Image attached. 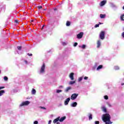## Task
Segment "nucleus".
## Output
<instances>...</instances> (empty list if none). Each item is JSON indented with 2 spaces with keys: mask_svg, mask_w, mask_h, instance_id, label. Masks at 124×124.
<instances>
[{
  "mask_svg": "<svg viewBox=\"0 0 124 124\" xmlns=\"http://www.w3.org/2000/svg\"><path fill=\"white\" fill-rule=\"evenodd\" d=\"M31 102L29 101H26L22 102L20 105H19V107H23V106H28L29 104H30Z\"/></svg>",
  "mask_w": 124,
  "mask_h": 124,
  "instance_id": "nucleus-4",
  "label": "nucleus"
},
{
  "mask_svg": "<svg viewBox=\"0 0 124 124\" xmlns=\"http://www.w3.org/2000/svg\"><path fill=\"white\" fill-rule=\"evenodd\" d=\"M3 79L4 81H8V78L6 76L4 77Z\"/></svg>",
  "mask_w": 124,
  "mask_h": 124,
  "instance_id": "nucleus-28",
  "label": "nucleus"
},
{
  "mask_svg": "<svg viewBox=\"0 0 124 124\" xmlns=\"http://www.w3.org/2000/svg\"><path fill=\"white\" fill-rule=\"evenodd\" d=\"M2 89H4V87L3 86L0 87V90H2ZM5 93L4 90L0 91V96L3 95V93Z\"/></svg>",
  "mask_w": 124,
  "mask_h": 124,
  "instance_id": "nucleus-7",
  "label": "nucleus"
},
{
  "mask_svg": "<svg viewBox=\"0 0 124 124\" xmlns=\"http://www.w3.org/2000/svg\"><path fill=\"white\" fill-rule=\"evenodd\" d=\"M59 120H60V117H58L57 118L54 119L53 121L54 124H56V123H57V122H59Z\"/></svg>",
  "mask_w": 124,
  "mask_h": 124,
  "instance_id": "nucleus-18",
  "label": "nucleus"
},
{
  "mask_svg": "<svg viewBox=\"0 0 124 124\" xmlns=\"http://www.w3.org/2000/svg\"><path fill=\"white\" fill-rule=\"evenodd\" d=\"M56 124H60V122H57Z\"/></svg>",
  "mask_w": 124,
  "mask_h": 124,
  "instance_id": "nucleus-50",
  "label": "nucleus"
},
{
  "mask_svg": "<svg viewBox=\"0 0 124 124\" xmlns=\"http://www.w3.org/2000/svg\"><path fill=\"white\" fill-rule=\"evenodd\" d=\"M110 6H111V7H113V8H114V7L117 8V6H116V5H115V4H114L113 3H111L110 4Z\"/></svg>",
  "mask_w": 124,
  "mask_h": 124,
  "instance_id": "nucleus-27",
  "label": "nucleus"
},
{
  "mask_svg": "<svg viewBox=\"0 0 124 124\" xmlns=\"http://www.w3.org/2000/svg\"><path fill=\"white\" fill-rule=\"evenodd\" d=\"M28 56L31 57V56H32V54H30V53H28L27 54Z\"/></svg>",
  "mask_w": 124,
  "mask_h": 124,
  "instance_id": "nucleus-39",
  "label": "nucleus"
},
{
  "mask_svg": "<svg viewBox=\"0 0 124 124\" xmlns=\"http://www.w3.org/2000/svg\"><path fill=\"white\" fill-rule=\"evenodd\" d=\"M104 99H106V100H107V99H108V95H105L104 96Z\"/></svg>",
  "mask_w": 124,
  "mask_h": 124,
  "instance_id": "nucleus-30",
  "label": "nucleus"
},
{
  "mask_svg": "<svg viewBox=\"0 0 124 124\" xmlns=\"http://www.w3.org/2000/svg\"><path fill=\"white\" fill-rule=\"evenodd\" d=\"M51 123H52V120H49V121H48V124H51Z\"/></svg>",
  "mask_w": 124,
  "mask_h": 124,
  "instance_id": "nucleus-40",
  "label": "nucleus"
},
{
  "mask_svg": "<svg viewBox=\"0 0 124 124\" xmlns=\"http://www.w3.org/2000/svg\"><path fill=\"white\" fill-rule=\"evenodd\" d=\"M88 116L90 121L93 120V115L92 113H89Z\"/></svg>",
  "mask_w": 124,
  "mask_h": 124,
  "instance_id": "nucleus-15",
  "label": "nucleus"
},
{
  "mask_svg": "<svg viewBox=\"0 0 124 124\" xmlns=\"http://www.w3.org/2000/svg\"><path fill=\"white\" fill-rule=\"evenodd\" d=\"M108 106H109V107H111V106H112V105H111L110 104V103H108Z\"/></svg>",
  "mask_w": 124,
  "mask_h": 124,
  "instance_id": "nucleus-42",
  "label": "nucleus"
},
{
  "mask_svg": "<svg viewBox=\"0 0 124 124\" xmlns=\"http://www.w3.org/2000/svg\"><path fill=\"white\" fill-rule=\"evenodd\" d=\"M77 45H78V43H75L73 45V46L76 47V46H77Z\"/></svg>",
  "mask_w": 124,
  "mask_h": 124,
  "instance_id": "nucleus-31",
  "label": "nucleus"
},
{
  "mask_svg": "<svg viewBox=\"0 0 124 124\" xmlns=\"http://www.w3.org/2000/svg\"><path fill=\"white\" fill-rule=\"evenodd\" d=\"M17 49L18 50H19V51H21V50H22V46H17Z\"/></svg>",
  "mask_w": 124,
  "mask_h": 124,
  "instance_id": "nucleus-32",
  "label": "nucleus"
},
{
  "mask_svg": "<svg viewBox=\"0 0 124 124\" xmlns=\"http://www.w3.org/2000/svg\"><path fill=\"white\" fill-rule=\"evenodd\" d=\"M45 73V63H43L41 66V68L39 71V74H44Z\"/></svg>",
  "mask_w": 124,
  "mask_h": 124,
  "instance_id": "nucleus-2",
  "label": "nucleus"
},
{
  "mask_svg": "<svg viewBox=\"0 0 124 124\" xmlns=\"http://www.w3.org/2000/svg\"><path fill=\"white\" fill-rule=\"evenodd\" d=\"M106 17V15L105 14L100 15V18H101V19H104V18H105Z\"/></svg>",
  "mask_w": 124,
  "mask_h": 124,
  "instance_id": "nucleus-16",
  "label": "nucleus"
},
{
  "mask_svg": "<svg viewBox=\"0 0 124 124\" xmlns=\"http://www.w3.org/2000/svg\"><path fill=\"white\" fill-rule=\"evenodd\" d=\"M114 69L115 70H120V67L119 66H114Z\"/></svg>",
  "mask_w": 124,
  "mask_h": 124,
  "instance_id": "nucleus-21",
  "label": "nucleus"
},
{
  "mask_svg": "<svg viewBox=\"0 0 124 124\" xmlns=\"http://www.w3.org/2000/svg\"><path fill=\"white\" fill-rule=\"evenodd\" d=\"M1 71H0V73Z\"/></svg>",
  "mask_w": 124,
  "mask_h": 124,
  "instance_id": "nucleus-53",
  "label": "nucleus"
},
{
  "mask_svg": "<svg viewBox=\"0 0 124 124\" xmlns=\"http://www.w3.org/2000/svg\"><path fill=\"white\" fill-rule=\"evenodd\" d=\"M36 93V91L34 89H32L31 91V94L34 95Z\"/></svg>",
  "mask_w": 124,
  "mask_h": 124,
  "instance_id": "nucleus-19",
  "label": "nucleus"
},
{
  "mask_svg": "<svg viewBox=\"0 0 124 124\" xmlns=\"http://www.w3.org/2000/svg\"><path fill=\"white\" fill-rule=\"evenodd\" d=\"M62 90H57L56 91V93H62Z\"/></svg>",
  "mask_w": 124,
  "mask_h": 124,
  "instance_id": "nucleus-29",
  "label": "nucleus"
},
{
  "mask_svg": "<svg viewBox=\"0 0 124 124\" xmlns=\"http://www.w3.org/2000/svg\"><path fill=\"white\" fill-rule=\"evenodd\" d=\"M69 78L71 80H74V73H71L69 75Z\"/></svg>",
  "mask_w": 124,
  "mask_h": 124,
  "instance_id": "nucleus-11",
  "label": "nucleus"
},
{
  "mask_svg": "<svg viewBox=\"0 0 124 124\" xmlns=\"http://www.w3.org/2000/svg\"><path fill=\"white\" fill-rule=\"evenodd\" d=\"M44 28V25L42 27V29H43Z\"/></svg>",
  "mask_w": 124,
  "mask_h": 124,
  "instance_id": "nucleus-51",
  "label": "nucleus"
},
{
  "mask_svg": "<svg viewBox=\"0 0 124 124\" xmlns=\"http://www.w3.org/2000/svg\"><path fill=\"white\" fill-rule=\"evenodd\" d=\"M102 120L105 124H112L113 122H111V116L108 113H105L102 116Z\"/></svg>",
  "mask_w": 124,
  "mask_h": 124,
  "instance_id": "nucleus-1",
  "label": "nucleus"
},
{
  "mask_svg": "<svg viewBox=\"0 0 124 124\" xmlns=\"http://www.w3.org/2000/svg\"><path fill=\"white\" fill-rule=\"evenodd\" d=\"M106 3H107V0H104L102 1H101V2L99 3V5H100V6H103L105 5V4H106Z\"/></svg>",
  "mask_w": 124,
  "mask_h": 124,
  "instance_id": "nucleus-8",
  "label": "nucleus"
},
{
  "mask_svg": "<svg viewBox=\"0 0 124 124\" xmlns=\"http://www.w3.org/2000/svg\"><path fill=\"white\" fill-rule=\"evenodd\" d=\"M38 9H41V8H42V6H39L38 7Z\"/></svg>",
  "mask_w": 124,
  "mask_h": 124,
  "instance_id": "nucleus-41",
  "label": "nucleus"
},
{
  "mask_svg": "<svg viewBox=\"0 0 124 124\" xmlns=\"http://www.w3.org/2000/svg\"><path fill=\"white\" fill-rule=\"evenodd\" d=\"M33 124H38V121H35L33 122Z\"/></svg>",
  "mask_w": 124,
  "mask_h": 124,
  "instance_id": "nucleus-34",
  "label": "nucleus"
},
{
  "mask_svg": "<svg viewBox=\"0 0 124 124\" xmlns=\"http://www.w3.org/2000/svg\"><path fill=\"white\" fill-rule=\"evenodd\" d=\"M84 35V32H80L77 35V38L78 39H81L82 37H83V36Z\"/></svg>",
  "mask_w": 124,
  "mask_h": 124,
  "instance_id": "nucleus-6",
  "label": "nucleus"
},
{
  "mask_svg": "<svg viewBox=\"0 0 124 124\" xmlns=\"http://www.w3.org/2000/svg\"><path fill=\"white\" fill-rule=\"evenodd\" d=\"M120 18H121V21H124V14L123 15H122V16H121Z\"/></svg>",
  "mask_w": 124,
  "mask_h": 124,
  "instance_id": "nucleus-25",
  "label": "nucleus"
},
{
  "mask_svg": "<svg viewBox=\"0 0 124 124\" xmlns=\"http://www.w3.org/2000/svg\"><path fill=\"white\" fill-rule=\"evenodd\" d=\"M40 108H41V109H43L44 110L46 109V108H45L44 107H40Z\"/></svg>",
  "mask_w": 124,
  "mask_h": 124,
  "instance_id": "nucleus-36",
  "label": "nucleus"
},
{
  "mask_svg": "<svg viewBox=\"0 0 124 124\" xmlns=\"http://www.w3.org/2000/svg\"><path fill=\"white\" fill-rule=\"evenodd\" d=\"M44 10H46V9H44Z\"/></svg>",
  "mask_w": 124,
  "mask_h": 124,
  "instance_id": "nucleus-54",
  "label": "nucleus"
},
{
  "mask_svg": "<svg viewBox=\"0 0 124 124\" xmlns=\"http://www.w3.org/2000/svg\"><path fill=\"white\" fill-rule=\"evenodd\" d=\"M99 38L101 39V40H104L105 39V31H101L99 34Z\"/></svg>",
  "mask_w": 124,
  "mask_h": 124,
  "instance_id": "nucleus-3",
  "label": "nucleus"
},
{
  "mask_svg": "<svg viewBox=\"0 0 124 124\" xmlns=\"http://www.w3.org/2000/svg\"><path fill=\"white\" fill-rule=\"evenodd\" d=\"M101 108L102 109V111H103V112H104L105 113H107V108H106V107H105V106L104 105L102 106Z\"/></svg>",
  "mask_w": 124,
  "mask_h": 124,
  "instance_id": "nucleus-10",
  "label": "nucleus"
},
{
  "mask_svg": "<svg viewBox=\"0 0 124 124\" xmlns=\"http://www.w3.org/2000/svg\"><path fill=\"white\" fill-rule=\"evenodd\" d=\"M84 80H88L89 79V77H85L84 78Z\"/></svg>",
  "mask_w": 124,
  "mask_h": 124,
  "instance_id": "nucleus-35",
  "label": "nucleus"
},
{
  "mask_svg": "<svg viewBox=\"0 0 124 124\" xmlns=\"http://www.w3.org/2000/svg\"><path fill=\"white\" fill-rule=\"evenodd\" d=\"M78 97V94L77 93H74L72 94V95L71 96V99L72 100H75Z\"/></svg>",
  "mask_w": 124,
  "mask_h": 124,
  "instance_id": "nucleus-5",
  "label": "nucleus"
},
{
  "mask_svg": "<svg viewBox=\"0 0 124 124\" xmlns=\"http://www.w3.org/2000/svg\"><path fill=\"white\" fill-rule=\"evenodd\" d=\"M123 9L124 10V6L123 7Z\"/></svg>",
  "mask_w": 124,
  "mask_h": 124,
  "instance_id": "nucleus-52",
  "label": "nucleus"
},
{
  "mask_svg": "<svg viewBox=\"0 0 124 124\" xmlns=\"http://www.w3.org/2000/svg\"><path fill=\"white\" fill-rule=\"evenodd\" d=\"M66 25L67 26V27H69V26H70V22L67 21Z\"/></svg>",
  "mask_w": 124,
  "mask_h": 124,
  "instance_id": "nucleus-26",
  "label": "nucleus"
},
{
  "mask_svg": "<svg viewBox=\"0 0 124 124\" xmlns=\"http://www.w3.org/2000/svg\"><path fill=\"white\" fill-rule=\"evenodd\" d=\"M25 63H26V64L28 63V61H25Z\"/></svg>",
  "mask_w": 124,
  "mask_h": 124,
  "instance_id": "nucleus-47",
  "label": "nucleus"
},
{
  "mask_svg": "<svg viewBox=\"0 0 124 124\" xmlns=\"http://www.w3.org/2000/svg\"><path fill=\"white\" fill-rule=\"evenodd\" d=\"M83 78H84L83 76L79 77L78 79V81L81 82V81H82L83 80Z\"/></svg>",
  "mask_w": 124,
  "mask_h": 124,
  "instance_id": "nucleus-23",
  "label": "nucleus"
},
{
  "mask_svg": "<svg viewBox=\"0 0 124 124\" xmlns=\"http://www.w3.org/2000/svg\"><path fill=\"white\" fill-rule=\"evenodd\" d=\"M77 102H74L70 104L71 107H76L77 106Z\"/></svg>",
  "mask_w": 124,
  "mask_h": 124,
  "instance_id": "nucleus-12",
  "label": "nucleus"
},
{
  "mask_svg": "<svg viewBox=\"0 0 124 124\" xmlns=\"http://www.w3.org/2000/svg\"><path fill=\"white\" fill-rule=\"evenodd\" d=\"M101 46V41H100V40H99L97 42V48H99Z\"/></svg>",
  "mask_w": 124,
  "mask_h": 124,
  "instance_id": "nucleus-13",
  "label": "nucleus"
},
{
  "mask_svg": "<svg viewBox=\"0 0 124 124\" xmlns=\"http://www.w3.org/2000/svg\"><path fill=\"white\" fill-rule=\"evenodd\" d=\"M102 67H103L102 65H100L99 66L97 67L96 70H99V69H101Z\"/></svg>",
  "mask_w": 124,
  "mask_h": 124,
  "instance_id": "nucleus-24",
  "label": "nucleus"
},
{
  "mask_svg": "<svg viewBox=\"0 0 124 124\" xmlns=\"http://www.w3.org/2000/svg\"><path fill=\"white\" fill-rule=\"evenodd\" d=\"M63 86L62 85H61L59 86V89H63Z\"/></svg>",
  "mask_w": 124,
  "mask_h": 124,
  "instance_id": "nucleus-37",
  "label": "nucleus"
},
{
  "mask_svg": "<svg viewBox=\"0 0 124 124\" xmlns=\"http://www.w3.org/2000/svg\"><path fill=\"white\" fill-rule=\"evenodd\" d=\"M99 27V24H96L94 26V28H98Z\"/></svg>",
  "mask_w": 124,
  "mask_h": 124,
  "instance_id": "nucleus-33",
  "label": "nucleus"
},
{
  "mask_svg": "<svg viewBox=\"0 0 124 124\" xmlns=\"http://www.w3.org/2000/svg\"><path fill=\"white\" fill-rule=\"evenodd\" d=\"M95 124H99V121H95Z\"/></svg>",
  "mask_w": 124,
  "mask_h": 124,
  "instance_id": "nucleus-38",
  "label": "nucleus"
},
{
  "mask_svg": "<svg viewBox=\"0 0 124 124\" xmlns=\"http://www.w3.org/2000/svg\"><path fill=\"white\" fill-rule=\"evenodd\" d=\"M71 87H68L64 90L65 93H68L69 91L71 90Z\"/></svg>",
  "mask_w": 124,
  "mask_h": 124,
  "instance_id": "nucleus-14",
  "label": "nucleus"
},
{
  "mask_svg": "<svg viewBox=\"0 0 124 124\" xmlns=\"http://www.w3.org/2000/svg\"><path fill=\"white\" fill-rule=\"evenodd\" d=\"M63 45H65V43H63Z\"/></svg>",
  "mask_w": 124,
  "mask_h": 124,
  "instance_id": "nucleus-49",
  "label": "nucleus"
},
{
  "mask_svg": "<svg viewBox=\"0 0 124 124\" xmlns=\"http://www.w3.org/2000/svg\"><path fill=\"white\" fill-rule=\"evenodd\" d=\"M75 83H76L75 80L70 81L69 82V85H73V84H75Z\"/></svg>",
  "mask_w": 124,
  "mask_h": 124,
  "instance_id": "nucleus-22",
  "label": "nucleus"
},
{
  "mask_svg": "<svg viewBox=\"0 0 124 124\" xmlns=\"http://www.w3.org/2000/svg\"><path fill=\"white\" fill-rule=\"evenodd\" d=\"M69 101H70V97H68L64 102V105H68V103H69Z\"/></svg>",
  "mask_w": 124,
  "mask_h": 124,
  "instance_id": "nucleus-9",
  "label": "nucleus"
},
{
  "mask_svg": "<svg viewBox=\"0 0 124 124\" xmlns=\"http://www.w3.org/2000/svg\"><path fill=\"white\" fill-rule=\"evenodd\" d=\"M79 48H81V49H85L87 46L86 45H83L82 46H79Z\"/></svg>",
  "mask_w": 124,
  "mask_h": 124,
  "instance_id": "nucleus-20",
  "label": "nucleus"
},
{
  "mask_svg": "<svg viewBox=\"0 0 124 124\" xmlns=\"http://www.w3.org/2000/svg\"><path fill=\"white\" fill-rule=\"evenodd\" d=\"M102 24H103V23H101V22L99 23V25H102Z\"/></svg>",
  "mask_w": 124,
  "mask_h": 124,
  "instance_id": "nucleus-45",
  "label": "nucleus"
},
{
  "mask_svg": "<svg viewBox=\"0 0 124 124\" xmlns=\"http://www.w3.org/2000/svg\"><path fill=\"white\" fill-rule=\"evenodd\" d=\"M122 35L123 37L124 38V32H123L122 33Z\"/></svg>",
  "mask_w": 124,
  "mask_h": 124,
  "instance_id": "nucleus-43",
  "label": "nucleus"
},
{
  "mask_svg": "<svg viewBox=\"0 0 124 124\" xmlns=\"http://www.w3.org/2000/svg\"><path fill=\"white\" fill-rule=\"evenodd\" d=\"M66 118V117L65 116H63L60 119H59V122H63L65 119Z\"/></svg>",
  "mask_w": 124,
  "mask_h": 124,
  "instance_id": "nucleus-17",
  "label": "nucleus"
},
{
  "mask_svg": "<svg viewBox=\"0 0 124 124\" xmlns=\"http://www.w3.org/2000/svg\"><path fill=\"white\" fill-rule=\"evenodd\" d=\"M97 66L96 65V64H95V66L94 67V68H96V67H97Z\"/></svg>",
  "mask_w": 124,
  "mask_h": 124,
  "instance_id": "nucleus-46",
  "label": "nucleus"
},
{
  "mask_svg": "<svg viewBox=\"0 0 124 124\" xmlns=\"http://www.w3.org/2000/svg\"><path fill=\"white\" fill-rule=\"evenodd\" d=\"M15 23H18V20H16L15 21Z\"/></svg>",
  "mask_w": 124,
  "mask_h": 124,
  "instance_id": "nucleus-44",
  "label": "nucleus"
},
{
  "mask_svg": "<svg viewBox=\"0 0 124 124\" xmlns=\"http://www.w3.org/2000/svg\"><path fill=\"white\" fill-rule=\"evenodd\" d=\"M122 86H124V83H122Z\"/></svg>",
  "mask_w": 124,
  "mask_h": 124,
  "instance_id": "nucleus-48",
  "label": "nucleus"
}]
</instances>
